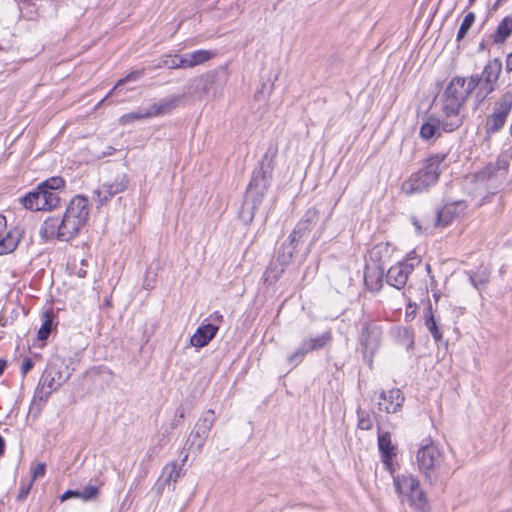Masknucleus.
<instances>
[{
	"label": "nucleus",
	"mask_w": 512,
	"mask_h": 512,
	"mask_svg": "<svg viewBox=\"0 0 512 512\" xmlns=\"http://www.w3.org/2000/svg\"><path fill=\"white\" fill-rule=\"evenodd\" d=\"M470 95L466 78L455 76L450 80L441 96L443 119L440 120V124L444 132H452L463 124V116L460 114V109L464 106Z\"/></svg>",
	"instance_id": "1"
},
{
	"label": "nucleus",
	"mask_w": 512,
	"mask_h": 512,
	"mask_svg": "<svg viewBox=\"0 0 512 512\" xmlns=\"http://www.w3.org/2000/svg\"><path fill=\"white\" fill-rule=\"evenodd\" d=\"M445 153L429 155L422 164V167L412 173L401 185V191L407 196L427 192L439 181L442 171L446 168Z\"/></svg>",
	"instance_id": "2"
},
{
	"label": "nucleus",
	"mask_w": 512,
	"mask_h": 512,
	"mask_svg": "<svg viewBox=\"0 0 512 512\" xmlns=\"http://www.w3.org/2000/svg\"><path fill=\"white\" fill-rule=\"evenodd\" d=\"M65 184L64 178L60 176L50 177L21 196L18 201L30 211H52L60 206L61 199L58 191L64 189Z\"/></svg>",
	"instance_id": "3"
},
{
	"label": "nucleus",
	"mask_w": 512,
	"mask_h": 512,
	"mask_svg": "<svg viewBox=\"0 0 512 512\" xmlns=\"http://www.w3.org/2000/svg\"><path fill=\"white\" fill-rule=\"evenodd\" d=\"M277 154V145L270 144L258 166L252 172L245 195L253 198L254 201L262 202L271 186Z\"/></svg>",
	"instance_id": "4"
},
{
	"label": "nucleus",
	"mask_w": 512,
	"mask_h": 512,
	"mask_svg": "<svg viewBox=\"0 0 512 512\" xmlns=\"http://www.w3.org/2000/svg\"><path fill=\"white\" fill-rule=\"evenodd\" d=\"M417 451L416 459L420 472L430 485H435L449 474L443 452L429 440H425Z\"/></svg>",
	"instance_id": "5"
},
{
	"label": "nucleus",
	"mask_w": 512,
	"mask_h": 512,
	"mask_svg": "<svg viewBox=\"0 0 512 512\" xmlns=\"http://www.w3.org/2000/svg\"><path fill=\"white\" fill-rule=\"evenodd\" d=\"M86 225L77 217L64 212L63 216H51L46 218L41 224L39 236L45 241L58 240L68 242L74 239L81 229Z\"/></svg>",
	"instance_id": "6"
},
{
	"label": "nucleus",
	"mask_w": 512,
	"mask_h": 512,
	"mask_svg": "<svg viewBox=\"0 0 512 512\" xmlns=\"http://www.w3.org/2000/svg\"><path fill=\"white\" fill-rule=\"evenodd\" d=\"M394 486L397 493L407 499L411 508L417 512H428L429 503L426 493L415 476L411 474L397 475L394 477Z\"/></svg>",
	"instance_id": "7"
},
{
	"label": "nucleus",
	"mask_w": 512,
	"mask_h": 512,
	"mask_svg": "<svg viewBox=\"0 0 512 512\" xmlns=\"http://www.w3.org/2000/svg\"><path fill=\"white\" fill-rule=\"evenodd\" d=\"M512 110V91H506L495 101L491 114L485 120V132L488 135L499 132L507 121Z\"/></svg>",
	"instance_id": "8"
},
{
	"label": "nucleus",
	"mask_w": 512,
	"mask_h": 512,
	"mask_svg": "<svg viewBox=\"0 0 512 512\" xmlns=\"http://www.w3.org/2000/svg\"><path fill=\"white\" fill-rule=\"evenodd\" d=\"M128 185L129 178L125 173L118 174L112 182L101 184L92 193V199L95 203L96 209H101L114 196L123 193L128 188Z\"/></svg>",
	"instance_id": "9"
},
{
	"label": "nucleus",
	"mask_w": 512,
	"mask_h": 512,
	"mask_svg": "<svg viewBox=\"0 0 512 512\" xmlns=\"http://www.w3.org/2000/svg\"><path fill=\"white\" fill-rule=\"evenodd\" d=\"M382 327L376 322L365 321L362 324L360 333V345L363 352V357L369 362L379 349L381 344Z\"/></svg>",
	"instance_id": "10"
},
{
	"label": "nucleus",
	"mask_w": 512,
	"mask_h": 512,
	"mask_svg": "<svg viewBox=\"0 0 512 512\" xmlns=\"http://www.w3.org/2000/svg\"><path fill=\"white\" fill-rule=\"evenodd\" d=\"M332 340L331 331H325L320 336L304 339L300 347L287 357V362L295 367L304 360L308 353L325 348Z\"/></svg>",
	"instance_id": "11"
},
{
	"label": "nucleus",
	"mask_w": 512,
	"mask_h": 512,
	"mask_svg": "<svg viewBox=\"0 0 512 512\" xmlns=\"http://www.w3.org/2000/svg\"><path fill=\"white\" fill-rule=\"evenodd\" d=\"M65 380L66 378L63 377L60 369L56 365H48L42 373L34 398L40 401H47L52 392Z\"/></svg>",
	"instance_id": "12"
},
{
	"label": "nucleus",
	"mask_w": 512,
	"mask_h": 512,
	"mask_svg": "<svg viewBox=\"0 0 512 512\" xmlns=\"http://www.w3.org/2000/svg\"><path fill=\"white\" fill-rule=\"evenodd\" d=\"M414 268V264L408 260L397 262L386 272V283L397 290L403 289Z\"/></svg>",
	"instance_id": "13"
},
{
	"label": "nucleus",
	"mask_w": 512,
	"mask_h": 512,
	"mask_svg": "<svg viewBox=\"0 0 512 512\" xmlns=\"http://www.w3.org/2000/svg\"><path fill=\"white\" fill-rule=\"evenodd\" d=\"M21 239V231L14 227L7 230V221L4 215L0 214V255L13 252Z\"/></svg>",
	"instance_id": "14"
},
{
	"label": "nucleus",
	"mask_w": 512,
	"mask_h": 512,
	"mask_svg": "<svg viewBox=\"0 0 512 512\" xmlns=\"http://www.w3.org/2000/svg\"><path fill=\"white\" fill-rule=\"evenodd\" d=\"M320 221V211L311 207L307 209L302 216V218L298 221L291 234V241H301L304 236H306L313 227H315Z\"/></svg>",
	"instance_id": "15"
},
{
	"label": "nucleus",
	"mask_w": 512,
	"mask_h": 512,
	"mask_svg": "<svg viewBox=\"0 0 512 512\" xmlns=\"http://www.w3.org/2000/svg\"><path fill=\"white\" fill-rule=\"evenodd\" d=\"M467 205L464 201H455L445 204L441 209L437 210L435 226L446 227L455 217L464 213Z\"/></svg>",
	"instance_id": "16"
},
{
	"label": "nucleus",
	"mask_w": 512,
	"mask_h": 512,
	"mask_svg": "<svg viewBox=\"0 0 512 512\" xmlns=\"http://www.w3.org/2000/svg\"><path fill=\"white\" fill-rule=\"evenodd\" d=\"M467 83L477 105L481 104L496 89L495 84L479 78L478 74H472Z\"/></svg>",
	"instance_id": "17"
},
{
	"label": "nucleus",
	"mask_w": 512,
	"mask_h": 512,
	"mask_svg": "<svg viewBox=\"0 0 512 512\" xmlns=\"http://www.w3.org/2000/svg\"><path fill=\"white\" fill-rule=\"evenodd\" d=\"M378 448L385 469L393 473V458L396 456V447L392 444L389 432H383L378 435Z\"/></svg>",
	"instance_id": "18"
},
{
	"label": "nucleus",
	"mask_w": 512,
	"mask_h": 512,
	"mask_svg": "<svg viewBox=\"0 0 512 512\" xmlns=\"http://www.w3.org/2000/svg\"><path fill=\"white\" fill-rule=\"evenodd\" d=\"M385 269L380 264L366 265L364 271V283L371 292H379L383 287Z\"/></svg>",
	"instance_id": "19"
},
{
	"label": "nucleus",
	"mask_w": 512,
	"mask_h": 512,
	"mask_svg": "<svg viewBox=\"0 0 512 512\" xmlns=\"http://www.w3.org/2000/svg\"><path fill=\"white\" fill-rule=\"evenodd\" d=\"M380 398L381 401L378 403V408L386 413H396L404 402V395L399 389H392L388 392L383 391Z\"/></svg>",
	"instance_id": "20"
},
{
	"label": "nucleus",
	"mask_w": 512,
	"mask_h": 512,
	"mask_svg": "<svg viewBox=\"0 0 512 512\" xmlns=\"http://www.w3.org/2000/svg\"><path fill=\"white\" fill-rule=\"evenodd\" d=\"M218 330L217 324L203 323L190 338V344L196 348L204 347L216 336Z\"/></svg>",
	"instance_id": "21"
},
{
	"label": "nucleus",
	"mask_w": 512,
	"mask_h": 512,
	"mask_svg": "<svg viewBox=\"0 0 512 512\" xmlns=\"http://www.w3.org/2000/svg\"><path fill=\"white\" fill-rule=\"evenodd\" d=\"M65 212L77 217V220L87 223L90 214L88 198L83 195L74 196L67 205Z\"/></svg>",
	"instance_id": "22"
},
{
	"label": "nucleus",
	"mask_w": 512,
	"mask_h": 512,
	"mask_svg": "<svg viewBox=\"0 0 512 512\" xmlns=\"http://www.w3.org/2000/svg\"><path fill=\"white\" fill-rule=\"evenodd\" d=\"M301 241H291V234L288 236V239L284 241L279 248L276 250L275 258L282 265H289L295 254L297 253V246Z\"/></svg>",
	"instance_id": "23"
},
{
	"label": "nucleus",
	"mask_w": 512,
	"mask_h": 512,
	"mask_svg": "<svg viewBox=\"0 0 512 512\" xmlns=\"http://www.w3.org/2000/svg\"><path fill=\"white\" fill-rule=\"evenodd\" d=\"M180 99V96H173L171 98L161 99L159 102L150 105L147 108L150 118L169 113L178 105Z\"/></svg>",
	"instance_id": "24"
},
{
	"label": "nucleus",
	"mask_w": 512,
	"mask_h": 512,
	"mask_svg": "<svg viewBox=\"0 0 512 512\" xmlns=\"http://www.w3.org/2000/svg\"><path fill=\"white\" fill-rule=\"evenodd\" d=\"M424 319L425 327L427 328L435 342H441L443 339V334L439 326V318H437L434 315L431 304H429L425 310Z\"/></svg>",
	"instance_id": "25"
},
{
	"label": "nucleus",
	"mask_w": 512,
	"mask_h": 512,
	"mask_svg": "<svg viewBox=\"0 0 512 512\" xmlns=\"http://www.w3.org/2000/svg\"><path fill=\"white\" fill-rule=\"evenodd\" d=\"M262 202L254 201L253 198L245 195L242 206L238 212L239 219L245 224L249 225L255 216V212L259 208Z\"/></svg>",
	"instance_id": "26"
},
{
	"label": "nucleus",
	"mask_w": 512,
	"mask_h": 512,
	"mask_svg": "<svg viewBox=\"0 0 512 512\" xmlns=\"http://www.w3.org/2000/svg\"><path fill=\"white\" fill-rule=\"evenodd\" d=\"M288 265H282L277 259L274 257L266 267L263 273V281L267 285H272L276 283L282 274L285 271V267Z\"/></svg>",
	"instance_id": "27"
},
{
	"label": "nucleus",
	"mask_w": 512,
	"mask_h": 512,
	"mask_svg": "<svg viewBox=\"0 0 512 512\" xmlns=\"http://www.w3.org/2000/svg\"><path fill=\"white\" fill-rule=\"evenodd\" d=\"M512 35V17L506 16L498 24L495 32L491 35L494 44H503Z\"/></svg>",
	"instance_id": "28"
},
{
	"label": "nucleus",
	"mask_w": 512,
	"mask_h": 512,
	"mask_svg": "<svg viewBox=\"0 0 512 512\" xmlns=\"http://www.w3.org/2000/svg\"><path fill=\"white\" fill-rule=\"evenodd\" d=\"M501 70L502 62L499 59L495 58L487 62L482 73L478 74V77L483 80H486V82H491L497 85Z\"/></svg>",
	"instance_id": "29"
},
{
	"label": "nucleus",
	"mask_w": 512,
	"mask_h": 512,
	"mask_svg": "<svg viewBox=\"0 0 512 512\" xmlns=\"http://www.w3.org/2000/svg\"><path fill=\"white\" fill-rule=\"evenodd\" d=\"M188 458V453H185L182 458V464L179 465L176 462L168 463L164 466L161 477L165 483L174 482L176 483L181 476L182 466Z\"/></svg>",
	"instance_id": "30"
},
{
	"label": "nucleus",
	"mask_w": 512,
	"mask_h": 512,
	"mask_svg": "<svg viewBox=\"0 0 512 512\" xmlns=\"http://www.w3.org/2000/svg\"><path fill=\"white\" fill-rule=\"evenodd\" d=\"M217 80V73L215 71L208 72L201 75L196 81V90L200 97L207 96L213 90Z\"/></svg>",
	"instance_id": "31"
},
{
	"label": "nucleus",
	"mask_w": 512,
	"mask_h": 512,
	"mask_svg": "<svg viewBox=\"0 0 512 512\" xmlns=\"http://www.w3.org/2000/svg\"><path fill=\"white\" fill-rule=\"evenodd\" d=\"M443 119V113H441L440 117L436 121H427L423 123L420 127L419 135L423 140H431L433 138L439 137L441 134L442 125L440 124V120Z\"/></svg>",
	"instance_id": "32"
},
{
	"label": "nucleus",
	"mask_w": 512,
	"mask_h": 512,
	"mask_svg": "<svg viewBox=\"0 0 512 512\" xmlns=\"http://www.w3.org/2000/svg\"><path fill=\"white\" fill-rule=\"evenodd\" d=\"M207 438H208L207 434H205L204 432H202L200 430H197V427L194 426L186 440L184 449H187V450L194 449L196 452H200L202 450Z\"/></svg>",
	"instance_id": "33"
},
{
	"label": "nucleus",
	"mask_w": 512,
	"mask_h": 512,
	"mask_svg": "<svg viewBox=\"0 0 512 512\" xmlns=\"http://www.w3.org/2000/svg\"><path fill=\"white\" fill-rule=\"evenodd\" d=\"M215 422L216 415L214 410L208 409L199 417L194 426L197 427V430H200L209 436L210 430Z\"/></svg>",
	"instance_id": "34"
},
{
	"label": "nucleus",
	"mask_w": 512,
	"mask_h": 512,
	"mask_svg": "<svg viewBox=\"0 0 512 512\" xmlns=\"http://www.w3.org/2000/svg\"><path fill=\"white\" fill-rule=\"evenodd\" d=\"M53 329V315L50 312H44L42 325L37 332V339L45 341L48 339Z\"/></svg>",
	"instance_id": "35"
},
{
	"label": "nucleus",
	"mask_w": 512,
	"mask_h": 512,
	"mask_svg": "<svg viewBox=\"0 0 512 512\" xmlns=\"http://www.w3.org/2000/svg\"><path fill=\"white\" fill-rule=\"evenodd\" d=\"M147 118H150L148 109H138L136 111H132V112L123 114L119 118V123L121 125H126V124L133 123L134 121L143 120V119H147Z\"/></svg>",
	"instance_id": "36"
},
{
	"label": "nucleus",
	"mask_w": 512,
	"mask_h": 512,
	"mask_svg": "<svg viewBox=\"0 0 512 512\" xmlns=\"http://www.w3.org/2000/svg\"><path fill=\"white\" fill-rule=\"evenodd\" d=\"M475 19H476V16H475V13L474 12H469L463 19L460 27H459V30L457 32V36H456V41L457 42H461L468 34L469 30L471 29V27L473 26V24L475 23Z\"/></svg>",
	"instance_id": "37"
},
{
	"label": "nucleus",
	"mask_w": 512,
	"mask_h": 512,
	"mask_svg": "<svg viewBox=\"0 0 512 512\" xmlns=\"http://www.w3.org/2000/svg\"><path fill=\"white\" fill-rule=\"evenodd\" d=\"M143 75H144V69H141V70H135V71H132V72H130L129 74H127L125 77H123V78L119 79V80L117 81V83L115 84V86L110 90V92L108 93V95H107L104 99H102V100H101V102L99 103V105H100L101 103H103V102H104V101H105V100H106V99H107V98H108V97L113 93V91H114L116 88H118V87H120V86L124 85L126 82H129V81H137V80L141 79V78L143 77Z\"/></svg>",
	"instance_id": "38"
},
{
	"label": "nucleus",
	"mask_w": 512,
	"mask_h": 512,
	"mask_svg": "<svg viewBox=\"0 0 512 512\" xmlns=\"http://www.w3.org/2000/svg\"><path fill=\"white\" fill-rule=\"evenodd\" d=\"M357 427L362 430H370L373 427V418L371 413L360 407L357 409Z\"/></svg>",
	"instance_id": "39"
},
{
	"label": "nucleus",
	"mask_w": 512,
	"mask_h": 512,
	"mask_svg": "<svg viewBox=\"0 0 512 512\" xmlns=\"http://www.w3.org/2000/svg\"><path fill=\"white\" fill-rule=\"evenodd\" d=\"M189 56H190L193 66H197V65L203 64L206 61L210 60L214 56V53L211 51H208V50L199 49V50L190 52Z\"/></svg>",
	"instance_id": "40"
},
{
	"label": "nucleus",
	"mask_w": 512,
	"mask_h": 512,
	"mask_svg": "<svg viewBox=\"0 0 512 512\" xmlns=\"http://www.w3.org/2000/svg\"><path fill=\"white\" fill-rule=\"evenodd\" d=\"M490 273L484 269L470 275L469 280L476 289H481L489 281Z\"/></svg>",
	"instance_id": "41"
},
{
	"label": "nucleus",
	"mask_w": 512,
	"mask_h": 512,
	"mask_svg": "<svg viewBox=\"0 0 512 512\" xmlns=\"http://www.w3.org/2000/svg\"><path fill=\"white\" fill-rule=\"evenodd\" d=\"M98 494L99 488L94 485H87L81 491H79V497L85 501L96 498Z\"/></svg>",
	"instance_id": "42"
},
{
	"label": "nucleus",
	"mask_w": 512,
	"mask_h": 512,
	"mask_svg": "<svg viewBox=\"0 0 512 512\" xmlns=\"http://www.w3.org/2000/svg\"><path fill=\"white\" fill-rule=\"evenodd\" d=\"M184 418H185V409L181 405L176 408L174 418L171 421V428L174 429V428L178 427L182 423Z\"/></svg>",
	"instance_id": "43"
},
{
	"label": "nucleus",
	"mask_w": 512,
	"mask_h": 512,
	"mask_svg": "<svg viewBox=\"0 0 512 512\" xmlns=\"http://www.w3.org/2000/svg\"><path fill=\"white\" fill-rule=\"evenodd\" d=\"M178 55H175L173 57L171 56H168L166 59H164L161 63H159L157 65L158 68L160 67H168L169 69H177V68H180V66L178 65Z\"/></svg>",
	"instance_id": "44"
},
{
	"label": "nucleus",
	"mask_w": 512,
	"mask_h": 512,
	"mask_svg": "<svg viewBox=\"0 0 512 512\" xmlns=\"http://www.w3.org/2000/svg\"><path fill=\"white\" fill-rule=\"evenodd\" d=\"M46 466L44 463H37L36 465L31 467L32 479L30 481H34L37 478L43 477L45 475Z\"/></svg>",
	"instance_id": "45"
},
{
	"label": "nucleus",
	"mask_w": 512,
	"mask_h": 512,
	"mask_svg": "<svg viewBox=\"0 0 512 512\" xmlns=\"http://www.w3.org/2000/svg\"><path fill=\"white\" fill-rule=\"evenodd\" d=\"M178 65L180 66V68H192L194 67L192 62H191V59H190V56H189V53H186L182 56H178Z\"/></svg>",
	"instance_id": "46"
},
{
	"label": "nucleus",
	"mask_w": 512,
	"mask_h": 512,
	"mask_svg": "<svg viewBox=\"0 0 512 512\" xmlns=\"http://www.w3.org/2000/svg\"><path fill=\"white\" fill-rule=\"evenodd\" d=\"M34 366V362L32 361L31 358L29 357H26L24 358L23 360V363L21 365V374L22 376L24 377Z\"/></svg>",
	"instance_id": "47"
},
{
	"label": "nucleus",
	"mask_w": 512,
	"mask_h": 512,
	"mask_svg": "<svg viewBox=\"0 0 512 512\" xmlns=\"http://www.w3.org/2000/svg\"><path fill=\"white\" fill-rule=\"evenodd\" d=\"M32 481H30L27 485H22L19 489V493H18V499L19 500H23L27 497V495L29 494L30 492V489H31V486H32Z\"/></svg>",
	"instance_id": "48"
},
{
	"label": "nucleus",
	"mask_w": 512,
	"mask_h": 512,
	"mask_svg": "<svg viewBox=\"0 0 512 512\" xmlns=\"http://www.w3.org/2000/svg\"><path fill=\"white\" fill-rule=\"evenodd\" d=\"M72 497H79V491L67 490L60 496V500L63 502Z\"/></svg>",
	"instance_id": "49"
},
{
	"label": "nucleus",
	"mask_w": 512,
	"mask_h": 512,
	"mask_svg": "<svg viewBox=\"0 0 512 512\" xmlns=\"http://www.w3.org/2000/svg\"><path fill=\"white\" fill-rule=\"evenodd\" d=\"M209 319L211 320L210 323L218 325L223 321V315L219 311H215L210 315Z\"/></svg>",
	"instance_id": "50"
},
{
	"label": "nucleus",
	"mask_w": 512,
	"mask_h": 512,
	"mask_svg": "<svg viewBox=\"0 0 512 512\" xmlns=\"http://www.w3.org/2000/svg\"><path fill=\"white\" fill-rule=\"evenodd\" d=\"M506 70L507 72H511L512 71V53H509L506 57Z\"/></svg>",
	"instance_id": "51"
},
{
	"label": "nucleus",
	"mask_w": 512,
	"mask_h": 512,
	"mask_svg": "<svg viewBox=\"0 0 512 512\" xmlns=\"http://www.w3.org/2000/svg\"><path fill=\"white\" fill-rule=\"evenodd\" d=\"M411 223L414 225V227L416 228L418 233H420L422 231L420 222L415 216L411 217Z\"/></svg>",
	"instance_id": "52"
},
{
	"label": "nucleus",
	"mask_w": 512,
	"mask_h": 512,
	"mask_svg": "<svg viewBox=\"0 0 512 512\" xmlns=\"http://www.w3.org/2000/svg\"><path fill=\"white\" fill-rule=\"evenodd\" d=\"M6 366H7V361L5 359L0 358V376L3 374Z\"/></svg>",
	"instance_id": "53"
},
{
	"label": "nucleus",
	"mask_w": 512,
	"mask_h": 512,
	"mask_svg": "<svg viewBox=\"0 0 512 512\" xmlns=\"http://www.w3.org/2000/svg\"><path fill=\"white\" fill-rule=\"evenodd\" d=\"M5 452V440L0 434V455H3Z\"/></svg>",
	"instance_id": "54"
},
{
	"label": "nucleus",
	"mask_w": 512,
	"mask_h": 512,
	"mask_svg": "<svg viewBox=\"0 0 512 512\" xmlns=\"http://www.w3.org/2000/svg\"><path fill=\"white\" fill-rule=\"evenodd\" d=\"M507 0H496L493 5V10H497L499 6L505 3Z\"/></svg>",
	"instance_id": "55"
},
{
	"label": "nucleus",
	"mask_w": 512,
	"mask_h": 512,
	"mask_svg": "<svg viewBox=\"0 0 512 512\" xmlns=\"http://www.w3.org/2000/svg\"><path fill=\"white\" fill-rule=\"evenodd\" d=\"M323 229H324V227L322 226V227H321V229H320V231L318 232V235H317V236L315 235V236L313 237V239H312V241H311V244H310V245L314 244V243L318 240V238L320 237V234H321V232H322V230H323Z\"/></svg>",
	"instance_id": "56"
},
{
	"label": "nucleus",
	"mask_w": 512,
	"mask_h": 512,
	"mask_svg": "<svg viewBox=\"0 0 512 512\" xmlns=\"http://www.w3.org/2000/svg\"><path fill=\"white\" fill-rule=\"evenodd\" d=\"M265 86H266V84H265V83H263V85H262V89L256 92L255 97H256L257 99H259V96L263 93V90H264Z\"/></svg>",
	"instance_id": "57"
},
{
	"label": "nucleus",
	"mask_w": 512,
	"mask_h": 512,
	"mask_svg": "<svg viewBox=\"0 0 512 512\" xmlns=\"http://www.w3.org/2000/svg\"><path fill=\"white\" fill-rule=\"evenodd\" d=\"M485 49H486V43H485V41H482V42L479 44V48H478V50H479V51H483V50H485Z\"/></svg>",
	"instance_id": "58"
},
{
	"label": "nucleus",
	"mask_w": 512,
	"mask_h": 512,
	"mask_svg": "<svg viewBox=\"0 0 512 512\" xmlns=\"http://www.w3.org/2000/svg\"><path fill=\"white\" fill-rule=\"evenodd\" d=\"M433 297L435 298V300H436V301H438L440 296H439V294L434 293V294H433Z\"/></svg>",
	"instance_id": "59"
},
{
	"label": "nucleus",
	"mask_w": 512,
	"mask_h": 512,
	"mask_svg": "<svg viewBox=\"0 0 512 512\" xmlns=\"http://www.w3.org/2000/svg\"><path fill=\"white\" fill-rule=\"evenodd\" d=\"M426 270H427V272H428V273H430V272H431V267H430V265H429V264H427V265H426Z\"/></svg>",
	"instance_id": "60"
},
{
	"label": "nucleus",
	"mask_w": 512,
	"mask_h": 512,
	"mask_svg": "<svg viewBox=\"0 0 512 512\" xmlns=\"http://www.w3.org/2000/svg\"><path fill=\"white\" fill-rule=\"evenodd\" d=\"M475 2V0H469V5H472Z\"/></svg>",
	"instance_id": "61"
},
{
	"label": "nucleus",
	"mask_w": 512,
	"mask_h": 512,
	"mask_svg": "<svg viewBox=\"0 0 512 512\" xmlns=\"http://www.w3.org/2000/svg\"><path fill=\"white\" fill-rule=\"evenodd\" d=\"M510 135L512 137V123H511V126H510Z\"/></svg>",
	"instance_id": "62"
}]
</instances>
